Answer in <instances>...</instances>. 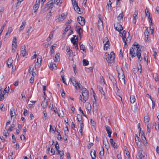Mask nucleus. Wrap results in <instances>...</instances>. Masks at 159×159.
Returning a JSON list of instances; mask_svg holds the SVG:
<instances>
[{"label": "nucleus", "mask_w": 159, "mask_h": 159, "mask_svg": "<svg viewBox=\"0 0 159 159\" xmlns=\"http://www.w3.org/2000/svg\"><path fill=\"white\" fill-rule=\"evenodd\" d=\"M140 46L139 45L135 43L133 44V47L130 49L129 54L132 58L137 56L139 60L141 61L142 58L141 48H140Z\"/></svg>", "instance_id": "f257e3e1"}, {"label": "nucleus", "mask_w": 159, "mask_h": 159, "mask_svg": "<svg viewBox=\"0 0 159 159\" xmlns=\"http://www.w3.org/2000/svg\"><path fill=\"white\" fill-rule=\"evenodd\" d=\"M105 56V58L108 63L111 64L114 62L115 54L113 52H111L110 54L106 52Z\"/></svg>", "instance_id": "f03ea898"}, {"label": "nucleus", "mask_w": 159, "mask_h": 159, "mask_svg": "<svg viewBox=\"0 0 159 159\" xmlns=\"http://www.w3.org/2000/svg\"><path fill=\"white\" fill-rule=\"evenodd\" d=\"M103 42L104 43V50H107L109 48L110 42L108 38L107 37L104 38L103 40Z\"/></svg>", "instance_id": "7ed1b4c3"}, {"label": "nucleus", "mask_w": 159, "mask_h": 159, "mask_svg": "<svg viewBox=\"0 0 159 159\" xmlns=\"http://www.w3.org/2000/svg\"><path fill=\"white\" fill-rule=\"evenodd\" d=\"M9 91V87H6L4 90L3 91V93H2V91L1 89L0 90V101L2 100V98H3L4 97V95H5L6 94H7V95L8 94V92Z\"/></svg>", "instance_id": "20e7f679"}, {"label": "nucleus", "mask_w": 159, "mask_h": 159, "mask_svg": "<svg viewBox=\"0 0 159 159\" xmlns=\"http://www.w3.org/2000/svg\"><path fill=\"white\" fill-rule=\"evenodd\" d=\"M77 20L78 23L81 26H83L85 25V21L84 18L81 16L77 17Z\"/></svg>", "instance_id": "39448f33"}, {"label": "nucleus", "mask_w": 159, "mask_h": 159, "mask_svg": "<svg viewBox=\"0 0 159 159\" xmlns=\"http://www.w3.org/2000/svg\"><path fill=\"white\" fill-rule=\"evenodd\" d=\"M62 3V2L60 0H52L48 2L49 4H52L53 5L56 4L58 6H60Z\"/></svg>", "instance_id": "423d86ee"}, {"label": "nucleus", "mask_w": 159, "mask_h": 159, "mask_svg": "<svg viewBox=\"0 0 159 159\" xmlns=\"http://www.w3.org/2000/svg\"><path fill=\"white\" fill-rule=\"evenodd\" d=\"M67 15H66L65 13H62L60 15L56 20V21L60 22V21H62L66 18Z\"/></svg>", "instance_id": "0eeeda50"}, {"label": "nucleus", "mask_w": 159, "mask_h": 159, "mask_svg": "<svg viewBox=\"0 0 159 159\" xmlns=\"http://www.w3.org/2000/svg\"><path fill=\"white\" fill-rule=\"evenodd\" d=\"M40 0H36L35 3L34 5L33 8V10L34 11V12H36L38 10L39 8Z\"/></svg>", "instance_id": "6e6552de"}, {"label": "nucleus", "mask_w": 159, "mask_h": 159, "mask_svg": "<svg viewBox=\"0 0 159 159\" xmlns=\"http://www.w3.org/2000/svg\"><path fill=\"white\" fill-rule=\"evenodd\" d=\"M114 26L116 30L118 31L119 32L122 30L123 29V27H122V25L119 23L115 24L114 25Z\"/></svg>", "instance_id": "1a4fd4ad"}, {"label": "nucleus", "mask_w": 159, "mask_h": 159, "mask_svg": "<svg viewBox=\"0 0 159 159\" xmlns=\"http://www.w3.org/2000/svg\"><path fill=\"white\" fill-rule=\"evenodd\" d=\"M98 28L100 30H103V24L102 20H98Z\"/></svg>", "instance_id": "9d476101"}, {"label": "nucleus", "mask_w": 159, "mask_h": 159, "mask_svg": "<svg viewBox=\"0 0 159 159\" xmlns=\"http://www.w3.org/2000/svg\"><path fill=\"white\" fill-rule=\"evenodd\" d=\"M82 94L83 96V100L84 101V102H85L86 101L88 100L89 98V92H85L84 93H82Z\"/></svg>", "instance_id": "9b49d317"}, {"label": "nucleus", "mask_w": 159, "mask_h": 159, "mask_svg": "<svg viewBox=\"0 0 159 159\" xmlns=\"http://www.w3.org/2000/svg\"><path fill=\"white\" fill-rule=\"evenodd\" d=\"M44 100L42 102V103L41 104V107L43 109H45L47 108L48 105V101L46 99V98L45 97H44Z\"/></svg>", "instance_id": "f8f14e48"}, {"label": "nucleus", "mask_w": 159, "mask_h": 159, "mask_svg": "<svg viewBox=\"0 0 159 159\" xmlns=\"http://www.w3.org/2000/svg\"><path fill=\"white\" fill-rule=\"evenodd\" d=\"M78 41V36H76V35H74L73 37L71 38V42L73 45L77 44Z\"/></svg>", "instance_id": "ddd939ff"}, {"label": "nucleus", "mask_w": 159, "mask_h": 159, "mask_svg": "<svg viewBox=\"0 0 159 159\" xmlns=\"http://www.w3.org/2000/svg\"><path fill=\"white\" fill-rule=\"evenodd\" d=\"M146 30L144 32V35L146 41H149V39H148L149 33L148 30V28L147 27H145Z\"/></svg>", "instance_id": "4468645a"}, {"label": "nucleus", "mask_w": 159, "mask_h": 159, "mask_svg": "<svg viewBox=\"0 0 159 159\" xmlns=\"http://www.w3.org/2000/svg\"><path fill=\"white\" fill-rule=\"evenodd\" d=\"M47 7L49 8V9L50 10V13H52L53 12L55 8L54 5H53L52 4H49L48 2L47 3Z\"/></svg>", "instance_id": "2eb2a0df"}, {"label": "nucleus", "mask_w": 159, "mask_h": 159, "mask_svg": "<svg viewBox=\"0 0 159 159\" xmlns=\"http://www.w3.org/2000/svg\"><path fill=\"white\" fill-rule=\"evenodd\" d=\"M142 152L143 150H140L139 151L138 153V159H146L145 157L142 154Z\"/></svg>", "instance_id": "dca6fc26"}, {"label": "nucleus", "mask_w": 159, "mask_h": 159, "mask_svg": "<svg viewBox=\"0 0 159 159\" xmlns=\"http://www.w3.org/2000/svg\"><path fill=\"white\" fill-rule=\"evenodd\" d=\"M110 142L112 146L115 148H117V144L112 139H110Z\"/></svg>", "instance_id": "f3484780"}, {"label": "nucleus", "mask_w": 159, "mask_h": 159, "mask_svg": "<svg viewBox=\"0 0 159 159\" xmlns=\"http://www.w3.org/2000/svg\"><path fill=\"white\" fill-rule=\"evenodd\" d=\"M13 61L12 58H10L8 59L7 61V64L8 67H11V64L13 63Z\"/></svg>", "instance_id": "a211bd4d"}, {"label": "nucleus", "mask_w": 159, "mask_h": 159, "mask_svg": "<svg viewBox=\"0 0 159 159\" xmlns=\"http://www.w3.org/2000/svg\"><path fill=\"white\" fill-rule=\"evenodd\" d=\"M49 66L51 70L56 69L57 68L56 64L53 63H50Z\"/></svg>", "instance_id": "6ab92c4d"}, {"label": "nucleus", "mask_w": 159, "mask_h": 159, "mask_svg": "<svg viewBox=\"0 0 159 159\" xmlns=\"http://www.w3.org/2000/svg\"><path fill=\"white\" fill-rule=\"evenodd\" d=\"M42 59L40 58H37V61L35 64V67H36V66L37 67H39L41 65V63Z\"/></svg>", "instance_id": "aec40b11"}, {"label": "nucleus", "mask_w": 159, "mask_h": 159, "mask_svg": "<svg viewBox=\"0 0 159 159\" xmlns=\"http://www.w3.org/2000/svg\"><path fill=\"white\" fill-rule=\"evenodd\" d=\"M21 51L23 56L24 57L26 53V51L25 45H24L21 48Z\"/></svg>", "instance_id": "412c9836"}, {"label": "nucleus", "mask_w": 159, "mask_h": 159, "mask_svg": "<svg viewBox=\"0 0 159 159\" xmlns=\"http://www.w3.org/2000/svg\"><path fill=\"white\" fill-rule=\"evenodd\" d=\"M60 54L59 53H57L56 54L54 59L55 62H57L60 61Z\"/></svg>", "instance_id": "4be33fe9"}, {"label": "nucleus", "mask_w": 159, "mask_h": 159, "mask_svg": "<svg viewBox=\"0 0 159 159\" xmlns=\"http://www.w3.org/2000/svg\"><path fill=\"white\" fill-rule=\"evenodd\" d=\"M34 67L33 65L30 66L29 68V73L31 74L33 76H34V73L35 74V73L33 72Z\"/></svg>", "instance_id": "5701e85b"}, {"label": "nucleus", "mask_w": 159, "mask_h": 159, "mask_svg": "<svg viewBox=\"0 0 159 159\" xmlns=\"http://www.w3.org/2000/svg\"><path fill=\"white\" fill-rule=\"evenodd\" d=\"M122 74L120 75V73H118L120 79L121 78L123 80L124 84H125V76L123 70H122Z\"/></svg>", "instance_id": "b1692460"}, {"label": "nucleus", "mask_w": 159, "mask_h": 159, "mask_svg": "<svg viewBox=\"0 0 159 159\" xmlns=\"http://www.w3.org/2000/svg\"><path fill=\"white\" fill-rule=\"evenodd\" d=\"M77 32L79 34L80 38H81V34L83 32V30L80 26L77 28Z\"/></svg>", "instance_id": "393cba45"}, {"label": "nucleus", "mask_w": 159, "mask_h": 159, "mask_svg": "<svg viewBox=\"0 0 159 159\" xmlns=\"http://www.w3.org/2000/svg\"><path fill=\"white\" fill-rule=\"evenodd\" d=\"M106 141H105L104 140L103 144L105 145V148L107 150H108V148H109L110 146H109V143L108 142V141H107V139H106Z\"/></svg>", "instance_id": "a878e982"}, {"label": "nucleus", "mask_w": 159, "mask_h": 159, "mask_svg": "<svg viewBox=\"0 0 159 159\" xmlns=\"http://www.w3.org/2000/svg\"><path fill=\"white\" fill-rule=\"evenodd\" d=\"M10 114L11 118L14 116V114H15V110L13 108H12L10 110Z\"/></svg>", "instance_id": "bb28decb"}, {"label": "nucleus", "mask_w": 159, "mask_h": 159, "mask_svg": "<svg viewBox=\"0 0 159 159\" xmlns=\"http://www.w3.org/2000/svg\"><path fill=\"white\" fill-rule=\"evenodd\" d=\"M135 143L137 146H138L139 144V143L140 142V139L139 137H138L137 134L135 135Z\"/></svg>", "instance_id": "cd10ccee"}, {"label": "nucleus", "mask_w": 159, "mask_h": 159, "mask_svg": "<svg viewBox=\"0 0 159 159\" xmlns=\"http://www.w3.org/2000/svg\"><path fill=\"white\" fill-rule=\"evenodd\" d=\"M74 9L75 11H77L79 14H81L82 13L80 11V8L79 7L78 5L75 6H74Z\"/></svg>", "instance_id": "c85d7f7f"}, {"label": "nucleus", "mask_w": 159, "mask_h": 159, "mask_svg": "<svg viewBox=\"0 0 159 159\" xmlns=\"http://www.w3.org/2000/svg\"><path fill=\"white\" fill-rule=\"evenodd\" d=\"M105 128L107 134L112 133V131L111 128L108 125H106Z\"/></svg>", "instance_id": "c756f323"}, {"label": "nucleus", "mask_w": 159, "mask_h": 159, "mask_svg": "<svg viewBox=\"0 0 159 159\" xmlns=\"http://www.w3.org/2000/svg\"><path fill=\"white\" fill-rule=\"evenodd\" d=\"M120 36H122V40L123 41H124L125 40V38L126 37V32L125 30H123L122 33H120Z\"/></svg>", "instance_id": "7c9ffc66"}, {"label": "nucleus", "mask_w": 159, "mask_h": 159, "mask_svg": "<svg viewBox=\"0 0 159 159\" xmlns=\"http://www.w3.org/2000/svg\"><path fill=\"white\" fill-rule=\"evenodd\" d=\"M135 101V97L134 95H132L130 96V102L132 103H133Z\"/></svg>", "instance_id": "2f4dec72"}, {"label": "nucleus", "mask_w": 159, "mask_h": 159, "mask_svg": "<svg viewBox=\"0 0 159 159\" xmlns=\"http://www.w3.org/2000/svg\"><path fill=\"white\" fill-rule=\"evenodd\" d=\"M83 119V117L82 115L78 114V116L77 117V119L78 120V121L80 123H81V122H83L82 120Z\"/></svg>", "instance_id": "473e14b6"}, {"label": "nucleus", "mask_w": 159, "mask_h": 159, "mask_svg": "<svg viewBox=\"0 0 159 159\" xmlns=\"http://www.w3.org/2000/svg\"><path fill=\"white\" fill-rule=\"evenodd\" d=\"M128 35L129 36L126 38V37L125 38V41L127 43H129L130 42L131 40V37L129 36L130 34L129 33H128Z\"/></svg>", "instance_id": "72a5a7b5"}, {"label": "nucleus", "mask_w": 159, "mask_h": 159, "mask_svg": "<svg viewBox=\"0 0 159 159\" xmlns=\"http://www.w3.org/2000/svg\"><path fill=\"white\" fill-rule=\"evenodd\" d=\"M32 27L31 26H30L29 29L27 30L26 32V34L27 37H25V38H27L29 35L30 32L31 31Z\"/></svg>", "instance_id": "f704fd0d"}, {"label": "nucleus", "mask_w": 159, "mask_h": 159, "mask_svg": "<svg viewBox=\"0 0 159 159\" xmlns=\"http://www.w3.org/2000/svg\"><path fill=\"white\" fill-rule=\"evenodd\" d=\"M144 122L145 123H147L149 122L150 118L148 115L145 116L144 119Z\"/></svg>", "instance_id": "c9c22d12"}, {"label": "nucleus", "mask_w": 159, "mask_h": 159, "mask_svg": "<svg viewBox=\"0 0 159 159\" xmlns=\"http://www.w3.org/2000/svg\"><path fill=\"white\" fill-rule=\"evenodd\" d=\"M100 83L102 85H104L105 84L104 80L102 76H101L100 77Z\"/></svg>", "instance_id": "e433bc0d"}, {"label": "nucleus", "mask_w": 159, "mask_h": 159, "mask_svg": "<svg viewBox=\"0 0 159 159\" xmlns=\"http://www.w3.org/2000/svg\"><path fill=\"white\" fill-rule=\"evenodd\" d=\"M138 14V11H135L133 14L134 19L137 20L138 19L137 15Z\"/></svg>", "instance_id": "4c0bfd02"}, {"label": "nucleus", "mask_w": 159, "mask_h": 159, "mask_svg": "<svg viewBox=\"0 0 159 159\" xmlns=\"http://www.w3.org/2000/svg\"><path fill=\"white\" fill-rule=\"evenodd\" d=\"M155 129L157 130H159V122L157 121H156L155 123Z\"/></svg>", "instance_id": "58836bf2"}, {"label": "nucleus", "mask_w": 159, "mask_h": 159, "mask_svg": "<svg viewBox=\"0 0 159 159\" xmlns=\"http://www.w3.org/2000/svg\"><path fill=\"white\" fill-rule=\"evenodd\" d=\"M89 61L87 60L84 59L83 61V65L84 66H86L89 64Z\"/></svg>", "instance_id": "ea45409f"}, {"label": "nucleus", "mask_w": 159, "mask_h": 159, "mask_svg": "<svg viewBox=\"0 0 159 159\" xmlns=\"http://www.w3.org/2000/svg\"><path fill=\"white\" fill-rule=\"evenodd\" d=\"M101 148L102 150L100 151L99 154L101 156H103L104 155V150L102 146H101Z\"/></svg>", "instance_id": "a19ab883"}, {"label": "nucleus", "mask_w": 159, "mask_h": 159, "mask_svg": "<svg viewBox=\"0 0 159 159\" xmlns=\"http://www.w3.org/2000/svg\"><path fill=\"white\" fill-rule=\"evenodd\" d=\"M11 30H12L11 27H9L8 28V30L7 32L6 33V34L5 36H6L8 35H9L10 34V33H11Z\"/></svg>", "instance_id": "79ce46f5"}, {"label": "nucleus", "mask_w": 159, "mask_h": 159, "mask_svg": "<svg viewBox=\"0 0 159 159\" xmlns=\"http://www.w3.org/2000/svg\"><path fill=\"white\" fill-rule=\"evenodd\" d=\"M53 33L52 32L48 38L47 39V40L48 41H49L53 37Z\"/></svg>", "instance_id": "37998d69"}, {"label": "nucleus", "mask_w": 159, "mask_h": 159, "mask_svg": "<svg viewBox=\"0 0 159 159\" xmlns=\"http://www.w3.org/2000/svg\"><path fill=\"white\" fill-rule=\"evenodd\" d=\"M147 130L146 133V135H149V134H150V128L149 127V124H147Z\"/></svg>", "instance_id": "c03bdc74"}, {"label": "nucleus", "mask_w": 159, "mask_h": 159, "mask_svg": "<svg viewBox=\"0 0 159 159\" xmlns=\"http://www.w3.org/2000/svg\"><path fill=\"white\" fill-rule=\"evenodd\" d=\"M123 15L122 12L120 13L119 15L117 16V19L118 20H120L122 18H123Z\"/></svg>", "instance_id": "a18cd8bd"}, {"label": "nucleus", "mask_w": 159, "mask_h": 159, "mask_svg": "<svg viewBox=\"0 0 159 159\" xmlns=\"http://www.w3.org/2000/svg\"><path fill=\"white\" fill-rule=\"evenodd\" d=\"M71 1L73 7L78 5L77 2H76L75 0H71Z\"/></svg>", "instance_id": "49530a36"}, {"label": "nucleus", "mask_w": 159, "mask_h": 159, "mask_svg": "<svg viewBox=\"0 0 159 159\" xmlns=\"http://www.w3.org/2000/svg\"><path fill=\"white\" fill-rule=\"evenodd\" d=\"M92 152H93V154L94 155V157H96V153L95 151L94 150H93L91 151L90 152V155L91 157L92 156Z\"/></svg>", "instance_id": "de8ad7c7"}, {"label": "nucleus", "mask_w": 159, "mask_h": 159, "mask_svg": "<svg viewBox=\"0 0 159 159\" xmlns=\"http://www.w3.org/2000/svg\"><path fill=\"white\" fill-rule=\"evenodd\" d=\"M148 18L149 19V21L150 23V24H151V25L153 24L152 21V17H150V15L149 14V15L148 16Z\"/></svg>", "instance_id": "09e8293b"}, {"label": "nucleus", "mask_w": 159, "mask_h": 159, "mask_svg": "<svg viewBox=\"0 0 159 159\" xmlns=\"http://www.w3.org/2000/svg\"><path fill=\"white\" fill-rule=\"evenodd\" d=\"M80 90L82 91V93H84L85 92H88V91L85 88L82 87Z\"/></svg>", "instance_id": "8fccbe9b"}, {"label": "nucleus", "mask_w": 159, "mask_h": 159, "mask_svg": "<svg viewBox=\"0 0 159 159\" xmlns=\"http://www.w3.org/2000/svg\"><path fill=\"white\" fill-rule=\"evenodd\" d=\"M71 81L74 86H75L76 89H77V83L75 81V80H71Z\"/></svg>", "instance_id": "3c124183"}, {"label": "nucleus", "mask_w": 159, "mask_h": 159, "mask_svg": "<svg viewBox=\"0 0 159 159\" xmlns=\"http://www.w3.org/2000/svg\"><path fill=\"white\" fill-rule=\"evenodd\" d=\"M153 51V56L154 57V58L156 59V56L157 54V52H156L155 49V48H152Z\"/></svg>", "instance_id": "603ef678"}, {"label": "nucleus", "mask_w": 159, "mask_h": 159, "mask_svg": "<svg viewBox=\"0 0 159 159\" xmlns=\"http://www.w3.org/2000/svg\"><path fill=\"white\" fill-rule=\"evenodd\" d=\"M4 135L6 137H7L9 135L8 130L7 129L6 130V131H4Z\"/></svg>", "instance_id": "864d4df0"}, {"label": "nucleus", "mask_w": 159, "mask_h": 159, "mask_svg": "<svg viewBox=\"0 0 159 159\" xmlns=\"http://www.w3.org/2000/svg\"><path fill=\"white\" fill-rule=\"evenodd\" d=\"M93 143H89L88 145V146H87L88 149H90L91 148V146H93Z\"/></svg>", "instance_id": "5fc2aeb1"}, {"label": "nucleus", "mask_w": 159, "mask_h": 159, "mask_svg": "<svg viewBox=\"0 0 159 159\" xmlns=\"http://www.w3.org/2000/svg\"><path fill=\"white\" fill-rule=\"evenodd\" d=\"M61 77L63 83H64L65 84H66V85H67V84L66 82V81L65 80V78L64 77V76L63 75H61Z\"/></svg>", "instance_id": "6e6d98bb"}, {"label": "nucleus", "mask_w": 159, "mask_h": 159, "mask_svg": "<svg viewBox=\"0 0 159 159\" xmlns=\"http://www.w3.org/2000/svg\"><path fill=\"white\" fill-rule=\"evenodd\" d=\"M80 49H82L83 51H85V47L84 45H83V44L80 45Z\"/></svg>", "instance_id": "4d7b16f0"}, {"label": "nucleus", "mask_w": 159, "mask_h": 159, "mask_svg": "<svg viewBox=\"0 0 159 159\" xmlns=\"http://www.w3.org/2000/svg\"><path fill=\"white\" fill-rule=\"evenodd\" d=\"M150 96V98L152 102V108L153 109H154L155 107V102H154L152 100V99L151 98V97L150 96Z\"/></svg>", "instance_id": "13d9d810"}, {"label": "nucleus", "mask_w": 159, "mask_h": 159, "mask_svg": "<svg viewBox=\"0 0 159 159\" xmlns=\"http://www.w3.org/2000/svg\"><path fill=\"white\" fill-rule=\"evenodd\" d=\"M17 37H15L13 40V43H15V45H16L17 42L16 41L17 40Z\"/></svg>", "instance_id": "bf43d9fd"}, {"label": "nucleus", "mask_w": 159, "mask_h": 159, "mask_svg": "<svg viewBox=\"0 0 159 159\" xmlns=\"http://www.w3.org/2000/svg\"><path fill=\"white\" fill-rule=\"evenodd\" d=\"M90 122H91V125L92 126H95L96 125L95 122L94 120H93L92 119H91Z\"/></svg>", "instance_id": "052dcab7"}, {"label": "nucleus", "mask_w": 159, "mask_h": 159, "mask_svg": "<svg viewBox=\"0 0 159 159\" xmlns=\"http://www.w3.org/2000/svg\"><path fill=\"white\" fill-rule=\"evenodd\" d=\"M109 78L111 80V81H112L113 82H114L115 81V78L111 75L110 76H109Z\"/></svg>", "instance_id": "680f3d73"}, {"label": "nucleus", "mask_w": 159, "mask_h": 159, "mask_svg": "<svg viewBox=\"0 0 159 159\" xmlns=\"http://www.w3.org/2000/svg\"><path fill=\"white\" fill-rule=\"evenodd\" d=\"M94 100L93 101V106H94V105H95V106H96V105H97L96 100L95 99L94 96Z\"/></svg>", "instance_id": "e2e57ef3"}, {"label": "nucleus", "mask_w": 159, "mask_h": 159, "mask_svg": "<svg viewBox=\"0 0 159 159\" xmlns=\"http://www.w3.org/2000/svg\"><path fill=\"white\" fill-rule=\"evenodd\" d=\"M138 71V70L136 68L133 69V72L134 74H136Z\"/></svg>", "instance_id": "0e129e2a"}, {"label": "nucleus", "mask_w": 159, "mask_h": 159, "mask_svg": "<svg viewBox=\"0 0 159 159\" xmlns=\"http://www.w3.org/2000/svg\"><path fill=\"white\" fill-rule=\"evenodd\" d=\"M145 12L146 14V16H148L149 15V14L150 15V14L149 12L148 9H146L145 10Z\"/></svg>", "instance_id": "69168bd1"}, {"label": "nucleus", "mask_w": 159, "mask_h": 159, "mask_svg": "<svg viewBox=\"0 0 159 159\" xmlns=\"http://www.w3.org/2000/svg\"><path fill=\"white\" fill-rule=\"evenodd\" d=\"M70 28V26H67L64 30V33L67 32Z\"/></svg>", "instance_id": "338daca9"}, {"label": "nucleus", "mask_w": 159, "mask_h": 159, "mask_svg": "<svg viewBox=\"0 0 159 159\" xmlns=\"http://www.w3.org/2000/svg\"><path fill=\"white\" fill-rule=\"evenodd\" d=\"M55 147L57 149H58L59 148V144L57 141L55 145Z\"/></svg>", "instance_id": "774afa93"}]
</instances>
